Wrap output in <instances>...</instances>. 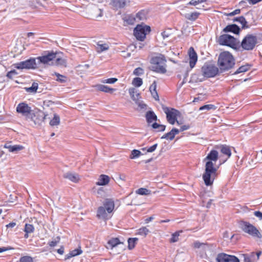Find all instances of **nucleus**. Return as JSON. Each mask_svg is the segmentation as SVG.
I'll list each match as a JSON object with an SVG mask.
<instances>
[{
    "label": "nucleus",
    "mask_w": 262,
    "mask_h": 262,
    "mask_svg": "<svg viewBox=\"0 0 262 262\" xmlns=\"http://www.w3.org/2000/svg\"><path fill=\"white\" fill-rule=\"evenodd\" d=\"M217 262H239L238 258L233 255L225 253H220L216 258Z\"/></svg>",
    "instance_id": "obj_16"
},
{
    "label": "nucleus",
    "mask_w": 262,
    "mask_h": 262,
    "mask_svg": "<svg viewBox=\"0 0 262 262\" xmlns=\"http://www.w3.org/2000/svg\"><path fill=\"white\" fill-rule=\"evenodd\" d=\"M219 158L218 152L215 150H211L204 159V162H210L215 164Z\"/></svg>",
    "instance_id": "obj_17"
},
{
    "label": "nucleus",
    "mask_w": 262,
    "mask_h": 262,
    "mask_svg": "<svg viewBox=\"0 0 262 262\" xmlns=\"http://www.w3.org/2000/svg\"><path fill=\"white\" fill-rule=\"evenodd\" d=\"M117 80L118 79L116 78H111L102 80V82L104 83L113 84L115 83Z\"/></svg>",
    "instance_id": "obj_54"
},
{
    "label": "nucleus",
    "mask_w": 262,
    "mask_h": 262,
    "mask_svg": "<svg viewBox=\"0 0 262 262\" xmlns=\"http://www.w3.org/2000/svg\"><path fill=\"white\" fill-rule=\"evenodd\" d=\"M60 123V117L57 114L54 115L53 118L50 121V125L51 126H57Z\"/></svg>",
    "instance_id": "obj_36"
},
{
    "label": "nucleus",
    "mask_w": 262,
    "mask_h": 262,
    "mask_svg": "<svg viewBox=\"0 0 262 262\" xmlns=\"http://www.w3.org/2000/svg\"><path fill=\"white\" fill-rule=\"evenodd\" d=\"M217 168L214 167V163L206 162L205 172L203 174V179L206 186H210L217 176Z\"/></svg>",
    "instance_id": "obj_3"
},
{
    "label": "nucleus",
    "mask_w": 262,
    "mask_h": 262,
    "mask_svg": "<svg viewBox=\"0 0 262 262\" xmlns=\"http://www.w3.org/2000/svg\"><path fill=\"white\" fill-rule=\"evenodd\" d=\"M55 59V64L56 66H61V67H66V66L67 61L64 58L56 57Z\"/></svg>",
    "instance_id": "obj_39"
},
{
    "label": "nucleus",
    "mask_w": 262,
    "mask_h": 262,
    "mask_svg": "<svg viewBox=\"0 0 262 262\" xmlns=\"http://www.w3.org/2000/svg\"><path fill=\"white\" fill-rule=\"evenodd\" d=\"M111 5L115 9L121 8L125 5V0H112Z\"/></svg>",
    "instance_id": "obj_25"
},
{
    "label": "nucleus",
    "mask_w": 262,
    "mask_h": 262,
    "mask_svg": "<svg viewBox=\"0 0 262 262\" xmlns=\"http://www.w3.org/2000/svg\"><path fill=\"white\" fill-rule=\"evenodd\" d=\"M122 243H123L121 242L118 238H112L108 241L106 247L107 249H112L119 244Z\"/></svg>",
    "instance_id": "obj_23"
},
{
    "label": "nucleus",
    "mask_w": 262,
    "mask_h": 262,
    "mask_svg": "<svg viewBox=\"0 0 262 262\" xmlns=\"http://www.w3.org/2000/svg\"><path fill=\"white\" fill-rule=\"evenodd\" d=\"M58 242L57 241H51L49 242L48 244L50 247H54L57 244Z\"/></svg>",
    "instance_id": "obj_64"
},
{
    "label": "nucleus",
    "mask_w": 262,
    "mask_h": 262,
    "mask_svg": "<svg viewBox=\"0 0 262 262\" xmlns=\"http://www.w3.org/2000/svg\"><path fill=\"white\" fill-rule=\"evenodd\" d=\"M129 95L132 99L137 103V101L139 99L140 94L137 93V90L135 88H130L128 90Z\"/></svg>",
    "instance_id": "obj_28"
},
{
    "label": "nucleus",
    "mask_w": 262,
    "mask_h": 262,
    "mask_svg": "<svg viewBox=\"0 0 262 262\" xmlns=\"http://www.w3.org/2000/svg\"><path fill=\"white\" fill-rule=\"evenodd\" d=\"M215 106L213 104H206L200 107V111H208L210 110H215Z\"/></svg>",
    "instance_id": "obj_47"
},
{
    "label": "nucleus",
    "mask_w": 262,
    "mask_h": 262,
    "mask_svg": "<svg viewBox=\"0 0 262 262\" xmlns=\"http://www.w3.org/2000/svg\"><path fill=\"white\" fill-rule=\"evenodd\" d=\"M110 47L107 43H100L98 42L97 44L96 50L98 53H101L108 50Z\"/></svg>",
    "instance_id": "obj_31"
},
{
    "label": "nucleus",
    "mask_w": 262,
    "mask_h": 262,
    "mask_svg": "<svg viewBox=\"0 0 262 262\" xmlns=\"http://www.w3.org/2000/svg\"><path fill=\"white\" fill-rule=\"evenodd\" d=\"M240 12H241L240 9H236V10H234L233 11H232V12L229 13L228 14V16H233V15L239 14L240 13Z\"/></svg>",
    "instance_id": "obj_61"
},
{
    "label": "nucleus",
    "mask_w": 262,
    "mask_h": 262,
    "mask_svg": "<svg viewBox=\"0 0 262 262\" xmlns=\"http://www.w3.org/2000/svg\"><path fill=\"white\" fill-rule=\"evenodd\" d=\"M14 66L17 69H35L37 68V63L35 58H30L24 61L17 62Z\"/></svg>",
    "instance_id": "obj_10"
},
{
    "label": "nucleus",
    "mask_w": 262,
    "mask_h": 262,
    "mask_svg": "<svg viewBox=\"0 0 262 262\" xmlns=\"http://www.w3.org/2000/svg\"><path fill=\"white\" fill-rule=\"evenodd\" d=\"M172 131L174 136H175L176 135L178 134L180 132H181L180 130V129H177L176 128H173L171 129Z\"/></svg>",
    "instance_id": "obj_63"
},
{
    "label": "nucleus",
    "mask_w": 262,
    "mask_h": 262,
    "mask_svg": "<svg viewBox=\"0 0 262 262\" xmlns=\"http://www.w3.org/2000/svg\"><path fill=\"white\" fill-rule=\"evenodd\" d=\"M141 155H142V153L140 150H137V149H134L132 151V153L130 156V158L132 159H135V158H138Z\"/></svg>",
    "instance_id": "obj_48"
},
{
    "label": "nucleus",
    "mask_w": 262,
    "mask_h": 262,
    "mask_svg": "<svg viewBox=\"0 0 262 262\" xmlns=\"http://www.w3.org/2000/svg\"><path fill=\"white\" fill-rule=\"evenodd\" d=\"M157 84L156 82L154 81L153 83L150 85L149 87V91L151 93V95L155 100H158L159 96L158 93L156 91Z\"/></svg>",
    "instance_id": "obj_27"
},
{
    "label": "nucleus",
    "mask_w": 262,
    "mask_h": 262,
    "mask_svg": "<svg viewBox=\"0 0 262 262\" xmlns=\"http://www.w3.org/2000/svg\"><path fill=\"white\" fill-rule=\"evenodd\" d=\"M201 13L198 12H193L190 13H187L184 15V17L190 21H195L200 15Z\"/></svg>",
    "instance_id": "obj_26"
},
{
    "label": "nucleus",
    "mask_w": 262,
    "mask_h": 262,
    "mask_svg": "<svg viewBox=\"0 0 262 262\" xmlns=\"http://www.w3.org/2000/svg\"><path fill=\"white\" fill-rule=\"evenodd\" d=\"M239 227L245 233L253 237L261 238V234L258 230L253 225L246 221H241L239 223Z\"/></svg>",
    "instance_id": "obj_5"
},
{
    "label": "nucleus",
    "mask_w": 262,
    "mask_h": 262,
    "mask_svg": "<svg viewBox=\"0 0 262 262\" xmlns=\"http://www.w3.org/2000/svg\"><path fill=\"white\" fill-rule=\"evenodd\" d=\"M158 146V144L157 143H156L154 145H153L152 146L149 147H148V148H143L142 149L143 150H144L145 149H146L147 150V152H154L157 148Z\"/></svg>",
    "instance_id": "obj_55"
},
{
    "label": "nucleus",
    "mask_w": 262,
    "mask_h": 262,
    "mask_svg": "<svg viewBox=\"0 0 262 262\" xmlns=\"http://www.w3.org/2000/svg\"><path fill=\"white\" fill-rule=\"evenodd\" d=\"M4 147L7 148L9 152H13L21 150L24 149V147L20 145H11L9 143H6L4 145Z\"/></svg>",
    "instance_id": "obj_21"
},
{
    "label": "nucleus",
    "mask_w": 262,
    "mask_h": 262,
    "mask_svg": "<svg viewBox=\"0 0 262 262\" xmlns=\"http://www.w3.org/2000/svg\"><path fill=\"white\" fill-rule=\"evenodd\" d=\"M138 241L137 238H129L128 239V248L129 249H133L136 245L137 241Z\"/></svg>",
    "instance_id": "obj_43"
},
{
    "label": "nucleus",
    "mask_w": 262,
    "mask_h": 262,
    "mask_svg": "<svg viewBox=\"0 0 262 262\" xmlns=\"http://www.w3.org/2000/svg\"><path fill=\"white\" fill-rule=\"evenodd\" d=\"M190 128V126L189 125H184L180 127V130L181 132H183L184 130H188Z\"/></svg>",
    "instance_id": "obj_60"
},
{
    "label": "nucleus",
    "mask_w": 262,
    "mask_h": 262,
    "mask_svg": "<svg viewBox=\"0 0 262 262\" xmlns=\"http://www.w3.org/2000/svg\"><path fill=\"white\" fill-rule=\"evenodd\" d=\"M221 152L227 156V158L224 160L223 162H225L228 158H229L231 155V151L229 146L227 145H222L221 148Z\"/></svg>",
    "instance_id": "obj_30"
},
{
    "label": "nucleus",
    "mask_w": 262,
    "mask_h": 262,
    "mask_svg": "<svg viewBox=\"0 0 262 262\" xmlns=\"http://www.w3.org/2000/svg\"><path fill=\"white\" fill-rule=\"evenodd\" d=\"M174 136L172 131L171 130L170 132L164 134L162 137L161 139H166L167 140H172L174 139Z\"/></svg>",
    "instance_id": "obj_49"
},
{
    "label": "nucleus",
    "mask_w": 262,
    "mask_h": 262,
    "mask_svg": "<svg viewBox=\"0 0 262 262\" xmlns=\"http://www.w3.org/2000/svg\"><path fill=\"white\" fill-rule=\"evenodd\" d=\"M142 83V79L139 77L135 78L132 81V84L136 87H140Z\"/></svg>",
    "instance_id": "obj_45"
},
{
    "label": "nucleus",
    "mask_w": 262,
    "mask_h": 262,
    "mask_svg": "<svg viewBox=\"0 0 262 262\" xmlns=\"http://www.w3.org/2000/svg\"><path fill=\"white\" fill-rule=\"evenodd\" d=\"M103 206L98 207L97 211L98 219L106 221L111 217V213L115 207L114 202L111 199H106L103 203Z\"/></svg>",
    "instance_id": "obj_1"
},
{
    "label": "nucleus",
    "mask_w": 262,
    "mask_h": 262,
    "mask_svg": "<svg viewBox=\"0 0 262 262\" xmlns=\"http://www.w3.org/2000/svg\"><path fill=\"white\" fill-rule=\"evenodd\" d=\"M34 228L31 224H26L25 227V232L27 233H31L33 232Z\"/></svg>",
    "instance_id": "obj_51"
},
{
    "label": "nucleus",
    "mask_w": 262,
    "mask_h": 262,
    "mask_svg": "<svg viewBox=\"0 0 262 262\" xmlns=\"http://www.w3.org/2000/svg\"><path fill=\"white\" fill-rule=\"evenodd\" d=\"M52 75H55L57 77L56 80L60 83H66L68 81V78L66 76L56 72H54Z\"/></svg>",
    "instance_id": "obj_34"
},
{
    "label": "nucleus",
    "mask_w": 262,
    "mask_h": 262,
    "mask_svg": "<svg viewBox=\"0 0 262 262\" xmlns=\"http://www.w3.org/2000/svg\"><path fill=\"white\" fill-rule=\"evenodd\" d=\"M19 262H34L33 258L30 256H22L19 259Z\"/></svg>",
    "instance_id": "obj_52"
},
{
    "label": "nucleus",
    "mask_w": 262,
    "mask_h": 262,
    "mask_svg": "<svg viewBox=\"0 0 262 262\" xmlns=\"http://www.w3.org/2000/svg\"><path fill=\"white\" fill-rule=\"evenodd\" d=\"M233 21H237V22L240 23L242 25L243 28H245L248 27L247 26H246L247 21H246L245 17L243 16L236 17L233 19Z\"/></svg>",
    "instance_id": "obj_38"
},
{
    "label": "nucleus",
    "mask_w": 262,
    "mask_h": 262,
    "mask_svg": "<svg viewBox=\"0 0 262 262\" xmlns=\"http://www.w3.org/2000/svg\"><path fill=\"white\" fill-rule=\"evenodd\" d=\"M149 232V230L145 227L140 228L138 230V234L141 235L146 236L147 234Z\"/></svg>",
    "instance_id": "obj_46"
},
{
    "label": "nucleus",
    "mask_w": 262,
    "mask_h": 262,
    "mask_svg": "<svg viewBox=\"0 0 262 262\" xmlns=\"http://www.w3.org/2000/svg\"><path fill=\"white\" fill-rule=\"evenodd\" d=\"M82 253V251L81 250L80 247H79L78 248L75 249L71 251L70 252V253L67 255V258H70L72 257L80 255Z\"/></svg>",
    "instance_id": "obj_33"
},
{
    "label": "nucleus",
    "mask_w": 262,
    "mask_h": 262,
    "mask_svg": "<svg viewBox=\"0 0 262 262\" xmlns=\"http://www.w3.org/2000/svg\"><path fill=\"white\" fill-rule=\"evenodd\" d=\"M136 18L138 20H144L146 18V13L144 11H141L136 15Z\"/></svg>",
    "instance_id": "obj_41"
},
{
    "label": "nucleus",
    "mask_w": 262,
    "mask_h": 262,
    "mask_svg": "<svg viewBox=\"0 0 262 262\" xmlns=\"http://www.w3.org/2000/svg\"><path fill=\"white\" fill-rule=\"evenodd\" d=\"M250 66L249 65H245L240 67L234 73L235 74H237L241 73H244L250 69Z\"/></svg>",
    "instance_id": "obj_44"
},
{
    "label": "nucleus",
    "mask_w": 262,
    "mask_h": 262,
    "mask_svg": "<svg viewBox=\"0 0 262 262\" xmlns=\"http://www.w3.org/2000/svg\"><path fill=\"white\" fill-rule=\"evenodd\" d=\"M110 182V178L108 176L105 174H101L100 176L98 181L96 182V185L98 186H103L107 184Z\"/></svg>",
    "instance_id": "obj_22"
},
{
    "label": "nucleus",
    "mask_w": 262,
    "mask_h": 262,
    "mask_svg": "<svg viewBox=\"0 0 262 262\" xmlns=\"http://www.w3.org/2000/svg\"><path fill=\"white\" fill-rule=\"evenodd\" d=\"M136 193L142 195H147L151 193V191L145 188H140L136 191Z\"/></svg>",
    "instance_id": "obj_37"
},
{
    "label": "nucleus",
    "mask_w": 262,
    "mask_h": 262,
    "mask_svg": "<svg viewBox=\"0 0 262 262\" xmlns=\"http://www.w3.org/2000/svg\"><path fill=\"white\" fill-rule=\"evenodd\" d=\"M56 57V53L53 52H48L47 54L37 57L35 58L37 63V68L40 64H50V62L52 61Z\"/></svg>",
    "instance_id": "obj_11"
},
{
    "label": "nucleus",
    "mask_w": 262,
    "mask_h": 262,
    "mask_svg": "<svg viewBox=\"0 0 262 262\" xmlns=\"http://www.w3.org/2000/svg\"><path fill=\"white\" fill-rule=\"evenodd\" d=\"M96 86L98 90L105 93H112L115 91L114 89L111 88L108 86L103 84H98Z\"/></svg>",
    "instance_id": "obj_29"
},
{
    "label": "nucleus",
    "mask_w": 262,
    "mask_h": 262,
    "mask_svg": "<svg viewBox=\"0 0 262 262\" xmlns=\"http://www.w3.org/2000/svg\"><path fill=\"white\" fill-rule=\"evenodd\" d=\"M16 111L17 113L21 114L24 116L26 117L27 119L30 116L33 111L29 105L25 103H20L18 104L16 107Z\"/></svg>",
    "instance_id": "obj_15"
},
{
    "label": "nucleus",
    "mask_w": 262,
    "mask_h": 262,
    "mask_svg": "<svg viewBox=\"0 0 262 262\" xmlns=\"http://www.w3.org/2000/svg\"><path fill=\"white\" fill-rule=\"evenodd\" d=\"M151 126L153 128L157 129L158 132H164L166 128L165 125L159 124L156 122L154 123Z\"/></svg>",
    "instance_id": "obj_42"
},
{
    "label": "nucleus",
    "mask_w": 262,
    "mask_h": 262,
    "mask_svg": "<svg viewBox=\"0 0 262 262\" xmlns=\"http://www.w3.org/2000/svg\"><path fill=\"white\" fill-rule=\"evenodd\" d=\"M133 73L137 76L141 75L143 74V70L141 68H137L134 70Z\"/></svg>",
    "instance_id": "obj_56"
},
{
    "label": "nucleus",
    "mask_w": 262,
    "mask_h": 262,
    "mask_svg": "<svg viewBox=\"0 0 262 262\" xmlns=\"http://www.w3.org/2000/svg\"><path fill=\"white\" fill-rule=\"evenodd\" d=\"M150 31V28L147 26L138 25L135 28L134 34L136 38L140 41H143L146 37L147 33Z\"/></svg>",
    "instance_id": "obj_8"
},
{
    "label": "nucleus",
    "mask_w": 262,
    "mask_h": 262,
    "mask_svg": "<svg viewBox=\"0 0 262 262\" xmlns=\"http://www.w3.org/2000/svg\"><path fill=\"white\" fill-rule=\"evenodd\" d=\"M193 247L195 248H201L203 250H206L209 248V246L207 244L203 243H200L199 241H196L194 243Z\"/></svg>",
    "instance_id": "obj_35"
},
{
    "label": "nucleus",
    "mask_w": 262,
    "mask_h": 262,
    "mask_svg": "<svg viewBox=\"0 0 262 262\" xmlns=\"http://www.w3.org/2000/svg\"><path fill=\"white\" fill-rule=\"evenodd\" d=\"M189 65L191 68H193L198 60V56L192 47L189 50Z\"/></svg>",
    "instance_id": "obj_18"
},
{
    "label": "nucleus",
    "mask_w": 262,
    "mask_h": 262,
    "mask_svg": "<svg viewBox=\"0 0 262 262\" xmlns=\"http://www.w3.org/2000/svg\"><path fill=\"white\" fill-rule=\"evenodd\" d=\"M46 115L41 111H33L27 119H29L35 125H39L45 119Z\"/></svg>",
    "instance_id": "obj_14"
},
{
    "label": "nucleus",
    "mask_w": 262,
    "mask_h": 262,
    "mask_svg": "<svg viewBox=\"0 0 262 262\" xmlns=\"http://www.w3.org/2000/svg\"><path fill=\"white\" fill-rule=\"evenodd\" d=\"M63 177L74 183H77L80 179L78 174L70 172L64 173Z\"/></svg>",
    "instance_id": "obj_19"
},
{
    "label": "nucleus",
    "mask_w": 262,
    "mask_h": 262,
    "mask_svg": "<svg viewBox=\"0 0 262 262\" xmlns=\"http://www.w3.org/2000/svg\"><path fill=\"white\" fill-rule=\"evenodd\" d=\"M161 35L164 39L168 37L169 36V34L166 31H163L162 32Z\"/></svg>",
    "instance_id": "obj_62"
},
{
    "label": "nucleus",
    "mask_w": 262,
    "mask_h": 262,
    "mask_svg": "<svg viewBox=\"0 0 262 262\" xmlns=\"http://www.w3.org/2000/svg\"><path fill=\"white\" fill-rule=\"evenodd\" d=\"M206 0H191L188 4V5L192 6H196L198 4H202L205 2Z\"/></svg>",
    "instance_id": "obj_53"
},
{
    "label": "nucleus",
    "mask_w": 262,
    "mask_h": 262,
    "mask_svg": "<svg viewBox=\"0 0 262 262\" xmlns=\"http://www.w3.org/2000/svg\"><path fill=\"white\" fill-rule=\"evenodd\" d=\"M86 12L93 18H98L102 16V11L96 5L89 4L86 7Z\"/></svg>",
    "instance_id": "obj_12"
},
{
    "label": "nucleus",
    "mask_w": 262,
    "mask_h": 262,
    "mask_svg": "<svg viewBox=\"0 0 262 262\" xmlns=\"http://www.w3.org/2000/svg\"><path fill=\"white\" fill-rule=\"evenodd\" d=\"M239 28L235 24L228 25L223 29L225 32H230L236 34L239 33Z\"/></svg>",
    "instance_id": "obj_20"
},
{
    "label": "nucleus",
    "mask_w": 262,
    "mask_h": 262,
    "mask_svg": "<svg viewBox=\"0 0 262 262\" xmlns=\"http://www.w3.org/2000/svg\"><path fill=\"white\" fill-rule=\"evenodd\" d=\"M203 75L207 78L214 77L219 72V68L215 65L205 63L201 69Z\"/></svg>",
    "instance_id": "obj_7"
},
{
    "label": "nucleus",
    "mask_w": 262,
    "mask_h": 262,
    "mask_svg": "<svg viewBox=\"0 0 262 262\" xmlns=\"http://www.w3.org/2000/svg\"><path fill=\"white\" fill-rule=\"evenodd\" d=\"M254 215L258 217L260 220H262V212L259 211H256L254 212Z\"/></svg>",
    "instance_id": "obj_58"
},
{
    "label": "nucleus",
    "mask_w": 262,
    "mask_h": 262,
    "mask_svg": "<svg viewBox=\"0 0 262 262\" xmlns=\"http://www.w3.org/2000/svg\"><path fill=\"white\" fill-rule=\"evenodd\" d=\"M248 255L252 262H255L257 260V257L256 256V253L255 252L248 254Z\"/></svg>",
    "instance_id": "obj_57"
},
{
    "label": "nucleus",
    "mask_w": 262,
    "mask_h": 262,
    "mask_svg": "<svg viewBox=\"0 0 262 262\" xmlns=\"http://www.w3.org/2000/svg\"><path fill=\"white\" fill-rule=\"evenodd\" d=\"M166 114L167 121L171 124L173 125L177 121V117L180 115V112L174 108L165 107L164 109Z\"/></svg>",
    "instance_id": "obj_13"
},
{
    "label": "nucleus",
    "mask_w": 262,
    "mask_h": 262,
    "mask_svg": "<svg viewBox=\"0 0 262 262\" xmlns=\"http://www.w3.org/2000/svg\"><path fill=\"white\" fill-rule=\"evenodd\" d=\"M217 64L221 72L231 69L235 64L233 56L228 52L221 53L218 58Z\"/></svg>",
    "instance_id": "obj_2"
},
{
    "label": "nucleus",
    "mask_w": 262,
    "mask_h": 262,
    "mask_svg": "<svg viewBox=\"0 0 262 262\" xmlns=\"http://www.w3.org/2000/svg\"><path fill=\"white\" fill-rule=\"evenodd\" d=\"M182 231L176 232L173 233L171 235V237L170 239L171 243H175L178 241L179 236H180V233Z\"/></svg>",
    "instance_id": "obj_50"
},
{
    "label": "nucleus",
    "mask_w": 262,
    "mask_h": 262,
    "mask_svg": "<svg viewBox=\"0 0 262 262\" xmlns=\"http://www.w3.org/2000/svg\"><path fill=\"white\" fill-rule=\"evenodd\" d=\"M146 119L148 123H151L157 120V117L153 111H148L146 114Z\"/></svg>",
    "instance_id": "obj_24"
},
{
    "label": "nucleus",
    "mask_w": 262,
    "mask_h": 262,
    "mask_svg": "<svg viewBox=\"0 0 262 262\" xmlns=\"http://www.w3.org/2000/svg\"><path fill=\"white\" fill-rule=\"evenodd\" d=\"M244 262H252L250 259L248 254H243Z\"/></svg>",
    "instance_id": "obj_59"
},
{
    "label": "nucleus",
    "mask_w": 262,
    "mask_h": 262,
    "mask_svg": "<svg viewBox=\"0 0 262 262\" xmlns=\"http://www.w3.org/2000/svg\"><path fill=\"white\" fill-rule=\"evenodd\" d=\"M220 45L229 46L234 48L237 43V40L233 36L228 34H224L221 35L218 39Z\"/></svg>",
    "instance_id": "obj_9"
},
{
    "label": "nucleus",
    "mask_w": 262,
    "mask_h": 262,
    "mask_svg": "<svg viewBox=\"0 0 262 262\" xmlns=\"http://www.w3.org/2000/svg\"><path fill=\"white\" fill-rule=\"evenodd\" d=\"M123 19L127 25H133L136 20V17L133 15H127Z\"/></svg>",
    "instance_id": "obj_32"
},
{
    "label": "nucleus",
    "mask_w": 262,
    "mask_h": 262,
    "mask_svg": "<svg viewBox=\"0 0 262 262\" xmlns=\"http://www.w3.org/2000/svg\"><path fill=\"white\" fill-rule=\"evenodd\" d=\"M38 84L37 82H33L32 86L29 88H26V90L28 93H35L38 89Z\"/></svg>",
    "instance_id": "obj_40"
},
{
    "label": "nucleus",
    "mask_w": 262,
    "mask_h": 262,
    "mask_svg": "<svg viewBox=\"0 0 262 262\" xmlns=\"http://www.w3.org/2000/svg\"><path fill=\"white\" fill-rule=\"evenodd\" d=\"M166 60L165 56L159 53L156 54L150 60L152 70L157 73L164 74L166 72Z\"/></svg>",
    "instance_id": "obj_4"
},
{
    "label": "nucleus",
    "mask_w": 262,
    "mask_h": 262,
    "mask_svg": "<svg viewBox=\"0 0 262 262\" xmlns=\"http://www.w3.org/2000/svg\"><path fill=\"white\" fill-rule=\"evenodd\" d=\"M257 43V38L252 34L247 35L241 42V47L245 50L250 51L253 50Z\"/></svg>",
    "instance_id": "obj_6"
}]
</instances>
